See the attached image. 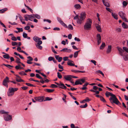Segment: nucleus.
Here are the masks:
<instances>
[{"label": "nucleus", "mask_w": 128, "mask_h": 128, "mask_svg": "<svg viewBox=\"0 0 128 128\" xmlns=\"http://www.w3.org/2000/svg\"><path fill=\"white\" fill-rule=\"evenodd\" d=\"M28 59H29L27 60V63L28 64H31L32 63V61L33 60V59L30 56H28L27 58Z\"/></svg>", "instance_id": "nucleus-14"}, {"label": "nucleus", "mask_w": 128, "mask_h": 128, "mask_svg": "<svg viewBox=\"0 0 128 128\" xmlns=\"http://www.w3.org/2000/svg\"><path fill=\"white\" fill-rule=\"evenodd\" d=\"M74 7L76 10H79L81 8L80 6L78 4H75L74 6Z\"/></svg>", "instance_id": "nucleus-24"}, {"label": "nucleus", "mask_w": 128, "mask_h": 128, "mask_svg": "<svg viewBox=\"0 0 128 128\" xmlns=\"http://www.w3.org/2000/svg\"><path fill=\"white\" fill-rule=\"evenodd\" d=\"M106 9L107 11H109V12L112 13L113 12L112 10L110 8L106 7Z\"/></svg>", "instance_id": "nucleus-50"}, {"label": "nucleus", "mask_w": 128, "mask_h": 128, "mask_svg": "<svg viewBox=\"0 0 128 128\" xmlns=\"http://www.w3.org/2000/svg\"><path fill=\"white\" fill-rule=\"evenodd\" d=\"M111 48H112L111 46H108L107 50L106 51V52L107 53H109L110 52Z\"/></svg>", "instance_id": "nucleus-28"}, {"label": "nucleus", "mask_w": 128, "mask_h": 128, "mask_svg": "<svg viewBox=\"0 0 128 128\" xmlns=\"http://www.w3.org/2000/svg\"><path fill=\"white\" fill-rule=\"evenodd\" d=\"M15 57L16 58V62L18 64H20V63H21V62H20V59L19 58L16 56Z\"/></svg>", "instance_id": "nucleus-34"}, {"label": "nucleus", "mask_w": 128, "mask_h": 128, "mask_svg": "<svg viewBox=\"0 0 128 128\" xmlns=\"http://www.w3.org/2000/svg\"><path fill=\"white\" fill-rule=\"evenodd\" d=\"M36 77L39 79H42V78L38 74H36Z\"/></svg>", "instance_id": "nucleus-61"}, {"label": "nucleus", "mask_w": 128, "mask_h": 128, "mask_svg": "<svg viewBox=\"0 0 128 128\" xmlns=\"http://www.w3.org/2000/svg\"><path fill=\"white\" fill-rule=\"evenodd\" d=\"M100 100L104 102H106L105 99L102 96H100Z\"/></svg>", "instance_id": "nucleus-40"}, {"label": "nucleus", "mask_w": 128, "mask_h": 128, "mask_svg": "<svg viewBox=\"0 0 128 128\" xmlns=\"http://www.w3.org/2000/svg\"><path fill=\"white\" fill-rule=\"evenodd\" d=\"M105 94L107 97H108L109 96H111V97H112L114 95L112 93L108 92H106Z\"/></svg>", "instance_id": "nucleus-23"}, {"label": "nucleus", "mask_w": 128, "mask_h": 128, "mask_svg": "<svg viewBox=\"0 0 128 128\" xmlns=\"http://www.w3.org/2000/svg\"><path fill=\"white\" fill-rule=\"evenodd\" d=\"M79 51H77L75 52L74 53V58H75L77 57Z\"/></svg>", "instance_id": "nucleus-37"}, {"label": "nucleus", "mask_w": 128, "mask_h": 128, "mask_svg": "<svg viewBox=\"0 0 128 128\" xmlns=\"http://www.w3.org/2000/svg\"><path fill=\"white\" fill-rule=\"evenodd\" d=\"M3 65H4L8 68H10V69H11V68H10V67H13V66H11V65H9V64H3Z\"/></svg>", "instance_id": "nucleus-36"}, {"label": "nucleus", "mask_w": 128, "mask_h": 128, "mask_svg": "<svg viewBox=\"0 0 128 128\" xmlns=\"http://www.w3.org/2000/svg\"><path fill=\"white\" fill-rule=\"evenodd\" d=\"M18 90V88H10L8 89L7 92V95L8 96L11 97L14 94L15 92Z\"/></svg>", "instance_id": "nucleus-3"}, {"label": "nucleus", "mask_w": 128, "mask_h": 128, "mask_svg": "<svg viewBox=\"0 0 128 128\" xmlns=\"http://www.w3.org/2000/svg\"><path fill=\"white\" fill-rule=\"evenodd\" d=\"M112 15L115 19L116 20L118 19V15L117 14H116L115 13H113V12H112Z\"/></svg>", "instance_id": "nucleus-30"}, {"label": "nucleus", "mask_w": 128, "mask_h": 128, "mask_svg": "<svg viewBox=\"0 0 128 128\" xmlns=\"http://www.w3.org/2000/svg\"><path fill=\"white\" fill-rule=\"evenodd\" d=\"M96 38L97 40L98 44L99 45L101 42V37L100 34H97Z\"/></svg>", "instance_id": "nucleus-9"}, {"label": "nucleus", "mask_w": 128, "mask_h": 128, "mask_svg": "<svg viewBox=\"0 0 128 128\" xmlns=\"http://www.w3.org/2000/svg\"><path fill=\"white\" fill-rule=\"evenodd\" d=\"M60 51L70 52L71 51V50L70 49H68L67 48H65L62 49Z\"/></svg>", "instance_id": "nucleus-16"}, {"label": "nucleus", "mask_w": 128, "mask_h": 128, "mask_svg": "<svg viewBox=\"0 0 128 128\" xmlns=\"http://www.w3.org/2000/svg\"><path fill=\"white\" fill-rule=\"evenodd\" d=\"M30 28V27L29 26H26L24 27V28L26 30H28Z\"/></svg>", "instance_id": "nucleus-64"}, {"label": "nucleus", "mask_w": 128, "mask_h": 128, "mask_svg": "<svg viewBox=\"0 0 128 128\" xmlns=\"http://www.w3.org/2000/svg\"><path fill=\"white\" fill-rule=\"evenodd\" d=\"M23 36L24 38H26L27 36V34L24 32L23 34Z\"/></svg>", "instance_id": "nucleus-51"}, {"label": "nucleus", "mask_w": 128, "mask_h": 128, "mask_svg": "<svg viewBox=\"0 0 128 128\" xmlns=\"http://www.w3.org/2000/svg\"><path fill=\"white\" fill-rule=\"evenodd\" d=\"M92 20L90 18L88 19L84 26V28L86 30H89L91 28Z\"/></svg>", "instance_id": "nucleus-2"}, {"label": "nucleus", "mask_w": 128, "mask_h": 128, "mask_svg": "<svg viewBox=\"0 0 128 128\" xmlns=\"http://www.w3.org/2000/svg\"><path fill=\"white\" fill-rule=\"evenodd\" d=\"M26 85L30 86H35L33 84L29 83H26Z\"/></svg>", "instance_id": "nucleus-52"}, {"label": "nucleus", "mask_w": 128, "mask_h": 128, "mask_svg": "<svg viewBox=\"0 0 128 128\" xmlns=\"http://www.w3.org/2000/svg\"><path fill=\"white\" fill-rule=\"evenodd\" d=\"M4 58L6 59H9L10 56L8 54H5L3 56Z\"/></svg>", "instance_id": "nucleus-29"}, {"label": "nucleus", "mask_w": 128, "mask_h": 128, "mask_svg": "<svg viewBox=\"0 0 128 128\" xmlns=\"http://www.w3.org/2000/svg\"><path fill=\"white\" fill-rule=\"evenodd\" d=\"M80 82L82 83H84L85 82V80L84 78L80 79Z\"/></svg>", "instance_id": "nucleus-60"}, {"label": "nucleus", "mask_w": 128, "mask_h": 128, "mask_svg": "<svg viewBox=\"0 0 128 128\" xmlns=\"http://www.w3.org/2000/svg\"><path fill=\"white\" fill-rule=\"evenodd\" d=\"M64 27L67 28L68 30H72L73 29V28L71 24H69L68 26L66 24V26H64Z\"/></svg>", "instance_id": "nucleus-22"}, {"label": "nucleus", "mask_w": 128, "mask_h": 128, "mask_svg": "<svg viewBox=\"0 0 128 128\" xmlns=\"http://www.w3.org/2000/svg\"><path fill=\"white\" fill-rule=\"evenodd\" d=\"M45 91L48 92L50 93L54 92V90L46 89V90Z\"/></svg>", "instance_id": "nucleus-32"}, {"label": "nucleus", "mask_w": 128, "mask_h": 128, "mask_svg": "<svg viewBox=\"0 0 128 128\" xmlns=\"http://www.w3.org/2000/svg\"><path fill=\"white\" fill-rule=\"evenodd\" d=\"M50 87L52 88H54L57 87L58 86L54 84H52L51 85Z\"/></svg>", "instance_id": "nucleus-42"}, {"label": "nucleus", "mask_w": 128, "mask_h": 128, "mask_svg": "<svg viewBox=\"0 0 128 128\" xmlns=\"http://www.w3.org/2000/svg\"><path fill=\"white\" fill-rule=\"evenodd\" d=\"M12 46H15L18 44V43L15 42H12Z\"/></svg>", "instance_id": "nucleus-53"}, {"label": "nucleus", "mask_w": 128, "mask_h": 128, "mask_svg": "<svg viewBox=\"0 0 128 128\" xmlns=\"http://www.w3.org/2000/svg\"><path fill=\"white\" fill-rule=\"evenodd\" d=\"M17 77L16 78V80L18 82H24L23 80H22L20 77L18 76H16Z\"/></svg>", "instance_id": "nucleus-20"}, {"label": "nucleus", "mask_w": 128, "mask_h": 128, "mask_svg": "<svg viewBox=\"0 0 128 128\" xmlns=\"http://www.w3.org/2000/svg\"><path fill=\"white\" fill-rule=\"evenodd\" d=\"M24 6L27 8V9L28 10L30 11L31 12H32V13L33 12V11L30 8H29L28 6H26L25 4H24Z\"/></svg>", "instance_id": "nucleus-38"}, {"label": "nucleus", "mask_w": 128, "mask_h": 128, "mask_svg": "<svg viewBox=\"0 0 128 128\" xmlns=\"http://www.w3.org/2000/svg\"><path fill=\"white\" fill-rule=\"evenodd\" d=\"M96 72L97 73H100L103 76H104V74L102 72V71H101V70H98L96 71Z\"/></svg>", "instance_id": "nucleus-47"}, {"label": "nucleus", "mask_w": 128, "mask_h": 128, "mask_svg": "<svg viewBox=\"0 0 128 128\" xmlns=\"http://www.w3.org/2000/svg\"><path fill=\"white\" fill-rule=\"evenodd\" d=\"M33 39L36 42H37L38 41L40 40L41 39L40 38H39L37 36H34L33 38Z\"/></svg>", "instance_id": "nucleus-27"}, {"label": "nucleus", "mask_w": 128, "mask_h": 128, "mask_svg": "<svg viewBox=\"0 0 128 128\" xmlns=\"http://www.w3.org/2000/svg\"><path fill=\"white\" fill-rule=\"evenodd\" d=\"M57 76L60 79L62 77V75L59 72H57Z\"/></svg>", "instance_id": "nucleus-43"}, {"label": "nucleus", "mask_w": 128, "mask_h": 128, "mask_svg": "<svg viewBox=\"0 0 128 128\" xmlns=\"http://www.w3.org/2000/svg\"><path fill=\"white\" fill-rule=\"evenodd\" d=\"M9 80V78L8 76H6L4 79L2 83V85L6 86L7 88L8 87V82H10Z\"/></svg>", "instance_id": "nucleus-6"}, {"label": "nucleus", "mask_w": 128, "mask_h": 128, "mask_svg": "<svg viewBox=\"0 0 128 128\" xmlns=\"http://www.w3.org/2000/svg\"><path fill=\"white\" fill-rule=\"evenodd\" d=\"M122 4H123V5L124 6H127V5L128 3H127V2H126L125 1H124L123 2Z\"/></svg>", "instance_id": "nucleus-59"}, {"label": "nucleus", "mask_w": 128, "mask_h": 128, "mask_svg": "<svg viewBox=\"0 0 128 128\" xmlns=\"http://www.w3.org/2000/svg\"><path fill=\"white\" fill-rule=\"evenodd\" d=\"M7 112H6L4 110H2L0 111V114H6Z\"/></svg>", "instance_id": "nucleus-44"}, {"label": "nucleus", "mask_w": 128, "mask_h": 128, "mask_svg": "<svg viewBox=\"0 0 128 128\" xmlns=\"http://www.w3.org/2000/svg\"><path fill=\"white\" fill-rule=\"evenodd\" d=\"M7 8H4L0 10V13L2 14L4 12L7 10Z\"/></svg>", "instance_id": "nucleus-33"}, {"label": "nucleus", "mask_w": 128, "mask_h": 128, "mask_svg": "<svg viewBox=\"0 0 128 128\" xmlns=\"http://www.w3.org/2000/svg\"><path fill=\"white\" fill-rule=\"evenodd\" d=\"M122 26L124 28H128V26L124 22H123L122 24Z\"/></svg>", "instance_id": "nucleus-31"}, {"label": "nucleus", "mask_w": 128, "mask_h": 128, "mask_svg": "<svg viewBox=\"0 0 128 128\" xmlns=\"http://www.w3.org/2000/svg\"><path fill=\"white\" fill-rule=\"evenodd\" d=\"M12 40L13 41H16L17 40L15 36H13L11 38Z\"/></svg>", "instance_id": "nucleus-56"}, {"label": "nucleus", "mask_w": 128, "mask_h": 128, "mask_svg": "<svg viewBox=\"0 0 128 128\" xmlns=\"http://www.w3.org/2000/svg\"><path fill=\"white\" fill-rule=\"evenodd\" d=\"M72 75H68L64 76V78L66 80L70 81L72 80Z\"/></svg>", "instance_id": "nucleus-10"}, {"label": "nucleus", "mask_w": 128, "mask_h": 128, "mask_svg": "<svg viewBox=\"0 0 128 128\" xmlns=\"http://www.w3.org/2000/svg\"><path fill=\"white\" fill-rule=\"evenodd\" d=\"M36 47L38 49L41 50L42 48V47L39 44H36Z\"/></svg>", "instance_id": "nucleus-39"}, {"label": "nucleus", "mask_w": 128, "mask_h": 128, "mask_svg": "<svg viewBox=\"0 0 128 128\" xmlns=\"http://www.w3.org/2000/svg\"><path fill=\"white\" fill-rule=\"evenodd\" d=\"M57 20L58 22L60 23L63 26H66V24L61 20L60 18L58 17L57 18Z\"/></svg>", "instance_id": "nucleus-15"}, {"label": "nucleus", "mask_w": 128, "mask_h": 128, "mask_svg": "<svg viewBox=\"0 0 128 128\" xmlns=\"http://www.w3.org/2000/svg\"><path fill=\"white\" fill-rule=\"evenodd\" d=\"M106 46L105 43L102 42L101 45L100 46V50H103Z\"/></svg>", "instance_id": "nucleus-26"}, {"label": "nucleus", "mask_w": 128, "mask_h": 128, "mask_svg": "<svg viewBox=\"0 0 128 128\" xmlns=\"http://www.w3.org/2000/svg\"><path fill=\"white\" fill-rule=\"evenodd\" d=\"M123 58L124 60L126 61L128 60V55H127L125 56H124Z\"/></svg>", "instance_id": "nucleus-35"}, {"label": "nucleus", "mask_w": 128, "mask_h": 128, "mask_svg": "<svg viewBox=\"0 0 128 128\" xmlns=\"http://www.w3.org/2000/svg\"><path fill=\"white\" fill-rule=\"evenodd\" d=\"M90 91L91 92H96V94H99V92L98 91H96V90H90Z\"/></svg>", "instance_id": "nucleus-48"}, {"label": "nucleus", "mask_w": 128, "mask_h": 128, "mask_svg": "<svg viewBox=\"0 0 128 128\" xmlns=\"http://www.w3.org/2000/svg\"><path fill=\"white\" fill-rule=\"evenodd\" d=\"M44 20V22L46 21V22H48L49 23H50L51 22V21L50 20H48V19L46 20L45 19H44V20Z\"/></svg>", "instance_id": "nucleus-58"}, {"label": "nucleus", "mask_w": 128, "mask_h": 128, "mask_svg": "<svg viewBox=\"0 0 128 128\" xmlns=\"http://www.w3.org/2000/svg\"><path fill=\"white\" fill-rule=\"evenodd\" d=\"M109 100L112 104L114 103L117 104H121L114 95L112 97L110 98L109 99Z\"/></svg>", "instance_id": "nucleus-4"}, {"label": "nucleus", "mask_w": 128, "mask_h": 128, "mask_svg": "<svg viewBox=\"0 0 128 128\" xmlns=\"http://www.w3.org/2000/svg\"><path fill=\"white\" fill-rule=\"evenodd\" d=\"M8 112L4 115V120L6 121H8L12 119V116L8 114Z\"/></svg>", "instance_id": "nucleus-5"}, {"label": "nucleus", "mask_w": 128, "mask_h": 128, "mask_svg": "<svg viewBox=\"0 0 128 128\" xmlns=\"http://www.w3.org/2000/svg\"><path fill=\"white\" fill-rule=\"evenodd\" d=\"M86 17V14L85 12H82L80 14V16L77 20V23L81 24L83 23L84 20Z\"/></svg>", "instance_id": "nucleus-1"}, {"label": "nucleus", "mask_w": 128, "mask_h": 128, "mask_svg": "<svg viewBox=\"0 0 128 128\" xmlns=\"http://www.w3.org/2000/svg\"><path fill=\"white\" fill-rule=\"evenodd\" d=\"M79 84L82 85V83L80 82V79L77 80L75 82L74 85H77Z\"/></svg>", "instance_id": "nucleus-21"}, {"label": "nucleus", "mask_w": 128, "mask_h": 128, "mask_svg": "<svg viewBox=\"0 0 128 128\" xmlns=\"http://www.w3.org/2000/svg\"><path fill=\"white\" fill-rule=\"evenodd\" d=\"M123 48L125 51L128 53V48L127 47H123Z\"/></svg>", "instance_id": "nucleus-55"}, {"label": "nucleus", "mask_w": 128, "mask_h": 128, "mask_svg": "<svg viewBox=\"0 0 128 128\" xmlns=\"http://www.w3.org/2000/svg\"><path fill=\"white\" fill-rule=\"evenodd\" d=\"M55 58L59 62H61L62 59V58L61 57H59L58 55H56L55 56Z\"/></svg>", "instance_id": "nucleus-18"}, {"label": "nucleus", "mask_w": 128, "mask_h": 128, "mask_svg": "<svg viewBox=\"0 0 128 128\" xmlns=\"http://www.w3.org/2000/svg\"><path fill=\"white\" fill-rule=\"evenodd\" d=\"M118 14L122 19L124 18V17L126 16V14L122 11L120 12H118Z\"/></svg>", "instance_id": "nucleus-13"}, {"label": "nucleus", "mask_w": 128, "mask_h": 128, "mask_svg": "<svg viewBox=\"0 0 128 128\" xmlns=\"http://www.w3.org/2000/svg\"><path fill=\"white\" fill-rule=\"evenodd\" d=\"M16 29L18 30V32H22L23 31V30L22 28H17Z\"/></svg>", "instance_id": "nucleus-45"}, {"label": "nucleus", "mask_w": 128, "mask_h": 128, "mask_svg": "<svg viewBox=\"0 0 128 128\" xmlns=\"http://www.w3.org/2000/svg\"><path fill=\"white\" fill-rule=\"evenodd\" d=\"M88 106V104L87 103H86L84 105H80V108H86Z\"/></svg>", "instance_id": "nucleus-41"}, {"label": "nucleus", "mask_w": 128, "mask_h": 128, "mask_svg": "<svg viewBox=\"0 0 128 128\" xmlns=\"http://www.w3.org/2000/svg\"><path fill=\"white\" fill-rule=\"evenodd\" d=\"M52 99V98H50L48 97H46V100H44V101L45 100H50Z\"/></svg>", "instance_id": "nucleus-57"}, {"label": "nucleus", "mask_w": 128, "mask_h": 128, "mask_svg": "<svg viewBox=\"0 0 128 128\" xmlns=\"http://www.w3.org/2000/svg\"><path fill=\"white\" fill-rule=\"evenodd\" d=\"M24 18L26 21H28V20L32 21V19L33 18V17L31 15H26L24 16Z\"/></svg>", "instance_id": "nucleus-7"}, {"label": "nucleus", "mask_w": 128, "mask_h": 128, "mask_svg": "<svg viewBox=\"0 0 128 128\" xmlns=\"http://www.w3.org/2000/svg\"><path fill=\"white\" fill-rule=\"evenodd\" d=\"M34 98L37 102H42L44 100V98L43 96L36 97Z\"/></svg>", "instance_id": "nucleus-8"}, {"label": "nucleus", "mask_w": 128, "mask_h": 128, "mask_svg": "<svg viewBox=\"0 0 128 128\" xmlns=\"http://www.w3.org/2000/svg\"><path fill=\"white\" fill-rule=\"evenodd\" d=\"M20 21L22 22V24H26L25 22H24L23 21L24 20L22 18V17H20Z\"/></svg>", "instance_id": "nucleus-46"}, {"label": "nucleus", "mask_w": 128, "mask_h": 128, "mask_svg": "<svg viewBox=\"0 0 128 128\" xmlns=\"http://www.w3.org/2000/svg\"><path fill=\"white\" fill-rule=\"evenodd\" d=\"M96 28L100 32H101L102 30L100 25L96 24Z\"/></svg>", "instance_id": "nucleus-17"}, {"label": "nucleus", "mask_w": 128, "mask_h": 128, "mask_svg": "<svg viewBox=\"0 0 128 128\" xmlns=\"http://www.w3.org/2000/svg\"><path fill=\"white\" fill-rule=\"evenodd\" d=\"M63 60L64 61H66L67 60H68V57L67 56H65L63 57Z\"/></svg>", "instance_id": "nucleus-54"}, {"label": "nucleus", "mask_w": 128, "mask_h": 128, "mask_svg": "<svg viewBox=\"0 0 128 128\" xmlns=\"http://www.w3.org/2000/svg\"><path fill=\"white\" fill-rule=\"evenodd\" d=\"M34 17L36 18L39 19L40 18V16L36 14L34 15Z\"/></svg>", "instance_id": "nucleus-49"}, {"label": "nucleus", "mask_w": 128, "mask_h": 128, "mask_svg": "<svg viewBox=\"0 0 128 128\" xmlns=\"http://www.w3.org/2000/svg\"><path fill=\"white\" fill-rule=\"evenodd\" d=\"M73 62L72 61H69L68 62L67 64L69 66H75L74 64L72 63V62Z\"/></svg>", "instance_id": "nucleus-25"}, {"label": "nucleus", "mask_w": 128, "mask_h": 128, "mask_svg": "<svg viewBox=\"0 0 128 128\" xmlns=\"http://www.w3.org/2000/svg\"><path fill=\"white\" fill-rule=\"evenodd\" d=\"M53 30H60V28L58 27L54 28L53 29Z\"/></svg>", "instance_id": "nucleus-62"}, {"label": "nucleus", "mask_w": 128, "mask_h": 128, "mask_svg": "<svg viewBox=\"0 0 128 128\" xmlns=\"http://www.w3.org/2000/svg\"><path fill=\"white\" fill-rule=\"evenodd\" d=\"M60 85L59 86V87L60 88H62V89H66V86L64 84L61 83L60 82Z\"/></svg>", "instance_id": "nucleus-19"}, {"label": "nucleus", "mask_w": 128, "mask_h": 128, "mask_svg": "<svg viewBox=\"0 0 128 128\" xmlns=\"http://www.w3.org/2000/svg\"><path fill=\"white\" fill-rule=\"evenodd\" d=\"M116 48L118 49L119 52V54L120 55L123 56V53L124 52V51L121 48L118 47H116Z\"/></svg>", "instance_id": "nucleus-11"}, {"label": "nucleus", "mask_w": 128, "mask_h": 128, "mask_svg": "<svg viewBox=\"0 0 128 128\" xmlns=\"http://www.w3.org/2000/svg\"><path fill=\"white\" fill-rule=\"evenodd\" d=\"M102 1L103 4L105 6L107 7H110V5L108 1L106 0H103Z\"/></svg>", "instance_id": "nucleus-12"}, {"label": "nucleus", "mask_w": 128, "mask_h": 128, "mask_svg": "<svg viewBox=\"0 0 128 128\" xmlns=\"http://www.w3.org/2000/svg\"><path fill=\"white\" fill-rule=\"evenodd\" d=\"M86 99H85V100H83L82 102V103H84V102H86V101H89L90 100H89V98H88V97H86Z\"/></svg>", "instance_id": "nucleus-63"}]
</instances>
